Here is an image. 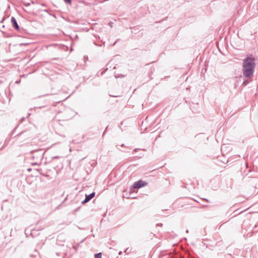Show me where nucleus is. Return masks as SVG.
<instances>
[{"instance_id": "f257e3e1", "label": "nucleus", "mask_w": 258, "mask_h": 258, "mask_svg": "<svg viewBox=\"0 0 258 258\" xmlns=\"http://www.w3.org/2000/svg\"><path fill=\"white\" fill-rule=\"evenodd\" d=\"M255 59L251 55L243 60L242 73L244 77L250 78L253 76L255 67Z\"/></svg>"}, {"instance_id": "f03ea898", "label": "nucleus", "mask_w": 258, "mask_h": 258, "mask_svg": "<svg viewBox=\"0 0 258 258\" xmlns=\"http://www.w3.org/2000/svg\"><path fill=\"white\" fill-rule=\"evenodd\" d=\"M32 227H27L25 229V233L27 236L30 235L32 237H35L39 235L40 231L42 229L39 228V227H35L31 228Z\"/></svg>"}, {"instance_id": "7ed1b4c3", "label": "nucleus", "mask_w": 258, "mask_h": 258, "mask_svg": "<svg viewBox=\"0 0 258 258\" xmlns=\"http://www.w3.org/2000/svg\"><path fill=\"white\" fill-rule=\"evenodd\" d=\"M44 153L42 149L33 151L31 152L32 158L34 160L41 161L43 158Z\"/></svg>"}, {"instance_id": "20e7f679", "label": "nucleus", "mask_w": 258, "mask_h": 258, "mask_svg": "<svg viewBox=\"0 0 258 258\" xmlns=\"http://www.w3.org/2000/svg\"><path fill=\"white\" fill-rule=\"evenodd\" d=\"M257 227H245L242 230V233L243 234V236L245 237H250L252 235L254 232V228Z\"/></svg>"}, {"instance_id": "39448f33", "label": "nucleus", "mask_w": 258, "mask_h": 258, "mask_svg": "<svg viewBox=\"0 0 258 258\" xmlns=\"http://www.w3.org/2000/svg\"><path fill=\"white\" fill-rule=\"evenodd\" d=\"M26 131H22L17 134L15 137H16V141L19 143H20L22 142L23 141H25L26 138L29 137V134H28L26 135Z\"/></svg>"}, {"instance_id": "423d86ee", "label": "nucleus", "mask_w": 258, "mask_h": 258, "mask_svg": "<svg viewBox=\"0 0 258 258\" xmlns=\"http://www.w3.org/2000/svg\"><path fill=\"white\" fill-rule=\"evenodd\" d=\"M148 184L147 182L142 180H140L137 182H135L133 184V187L134 188H140L141 187H142L144 186L147 185Z\"/></svg>"}, {"instance_id": "0eeeda50", "label": "nucleus", "mask_w": 258, "mask_h": 258, "mask_svg": "<svg viewBox=\"0 0 258 258\" xmlns=\"http://www.w3.org/2000/svg\"><path fill=\"white\" fill-rule=\"evenodd\" d=\"M95 192H93L88 195H86V197H85V199L82 202V204H84L88 202L89 201H90L92 199H93L95 197Z\"/></svg>"}, {"instance_id": "6e6552de", "label": "nucleus", "mask_w": 258, "mask_h": 258, "mask_svg": "<svg viewBox=\"0 0 258 258\" xmlns=\"http://www.w3.org/2000/svg\"><path fill=\"white\" fill-rule=\"evenodd\" d=\"M11 22L13 25V27L15 29V30L17 31H19L20 27L17 23L16 19L14 17H11Z\"/></svg>"}, {"instance_id": "1a4fd4ad", "label": "nucleus", "mask_w": 258, "mask_h": 258, "mask_svg": "<svg viewBox=\"0 0 258 258\" xmlns=\"http://www.w3.org/2000/svg\"><path fill=\"white\" fill-rule=\"evenodd\" d=\"M102 253L98 252L94 254V258H102Z\"/></svg>"}, {"instance_id": "9d476101", "label": "nucleus", "mask_w": 258, "mask_h": 258, "mask_svg": "<svg viewBox=\"0 0 258 258\" xmlns=\"http://www.w3.org/2000/svg\"><path fill=\"white\" fill-rule=\"evenodd\" d=\"M249 81L248 80H244L242 83V85L244 86H246L249 83Z\"/></svg>"}, {"instance_id": "9b49d317", "label": "nucleus", "mask_w": 258, "mask_h": 258, "mask_svg": "<svg viewBox=\"0 0 258 258\" xmlns=\"http://www.w3.org/2000/svg\"><path fill=\"white\" fill-rule=\"evenodd\" d=\"M63 1H64L65 3H67V4H70V5H71V4H72V1H71V0H63Z\"/></svg>"}, {"instance_id": "f8f14e48", "label": "nucleus", "mask_w": 258, "mask_h": 258, "mask_svg": "<svg viewBox=\"0 0 258 258\" xmlns=\"http://www.w3.org/2000/svg\"><path fill=\"white\" fill-rule=\"evenodd\" d=\"M39 164H40V163H38L37 162H36V161L31 163V165H32V166L36 165H39Z\"/></svg>"}, {"instance_id": "ddd939ff", "label": "nucleus", "mask_w": 258, "mask_h": 258, "mask_svg": "<svg viewBox=\"0 0 258 258\" xmlns=\"http://www.w3.org/2000/svg\"><path fill=\"white\" fill-rule=\"evenodd\" d=\"M18 125L17 126H16L14 129L13 130V132H12V134H13L14 133V132H15L16 130L17 129V128L18 127Z\"/></svg>"}, {"instance_id": "4468645a", "label": "nucleus", "mask_w": 258, "mask_h": 258, "mask_svg": "<svg viewBox=\"0 0 258 258\" xmlns=\"http://www.w3.org/2000/svg\"><path fill=\"white\" fill-rule=\"evenodd\" d=\"M52 159H58L59 158V156H54V157H52Z\"/></svg>"}, {"instance_id": "2eb2a0df", "label": "nucleus", "mask_w": 258, "mask_h": 258, "mask_svg": "<svg viewBox=\"0 0 258 258\" xmlns=\"http://www.w3.org/2000/svg\"><path fill=\"white\" fill-rule=\"evenodd\" d=\"M109 96H111V97H118L119 96V95H109Z\"/></svg>"}, {"instance_id": "dca6fc26", "label": "nucleus", "mask_w": 258, "mask_h": 258, "mask_svg": "<svg viewBox=\"0 0 258 258\" xmlns=\"http://www.w3.org/2000/svg\"><path fill=\"white\" fill-rule=\"evenodd\" d=\"M5 18H3L2 19V20L0 21V23H3V22H4V21L5 20Z\"/></svg>"}, {"instance_id": "f3484780", "label": "nucleus", "mask_w": 258, "mask_h": 258, "mask_svg": "<svg viewBox=\"0 0 258 258\" xmlns=\"http://www.w3.org/2000/svg\"><path fill=\"white\" fill-rule=\"evenodd\" d=\"M139 150V149L138 148H136V149L134 150V151H135V152H137V151H138V150Z\"/></svg>"}, {"instance_id": "a211bd4d", "label": "nucleus", "mask_w": 258, "mask_h": 258, "mask_svg": "<svg viewBox=\"0 0 258 258\" xmlns=\"http://www.w3.org/2000/svg\"><path fill=\"white\" fill-rule=\"evenodd\" d=\"M203 200L206 201L207 202H209V200L207 199H203Z\"/></svg>"}, {"instance_id": "6ab92c4d", "label": "nucleus", "mask_w": 258, "mask_h": 258, "mask_svg": "<svg viewBox=\"0 0 258 258\" xmlns=\"http://www.w3.org/2000/svg\"><path fill=\"white\" fill-rule=\"evenodd\" d=\"M122 253V251H120L119 252H118V254L119 255H121V254Z\"/></svg>"}, {"instance_id": "aec40b11", "label": "nucleus", "mask_w": 258, "mask_h": 258, "mask_svg": "<svg viewBox=\"0 0 258 258\" xmlns=\"http://www.w3.org/2000/svg\"><path fill=\"white\" fill-rule=\"evenodd\" d=\"M25 6H27V7H28V6H30V4H29V3L26 4L25 5Z\"/></svg>"}, {"instance_id": "412c9836", "label": "nucleus", "mask_w": 258, "mask_h": 258, "mask_svg": "<svg viewBox=\"0 0 258 258\" xmlns=\"http://www.w3.org/2000/svg\"><path fill=\"white\" fill-rule=\"evenodd\" d=\"M107 127L106 128V129H105V130L104 132H103V135H104L105 134V132H106V130H107Z\"/></svg>"}, {"instance_id": "4be33fe9", "label": "nucleus", "mask_w": 258, "mask_h": 258, "mask_svg": "<svg viewBox=\"0 0 258 258\" xmlns=\"http://www.w3.org/2000/svg\"><path fill=\"white\" fill-rule=\"evenodd\" d=\"M128 248H126L125 250H124V252H126L127 251V250H128Z\"/></svg>"}, {"instance_id": "5701e85b", "label": "nucleus", "mask_w": 258, "mask_h": 258, "mask_svg": "<svg viewBox=\"0 0 258 258\" xmlns=\"http://www.w3.org/2000/svg\"><path fill=\"white\" fill-rule=\"evenodd\" d=\"M156 226H162V224H161V225H160L159 224H157L156 225Z\"/></svg>"}, {"instance_id": "b1692460", "label": "nucleus", "mask_w": 258, "mask_h": 258, "mask_svg": "<svg viewBox=\"0 0 258 258\" xmlns=\"http://www.w3.org/2000/svg\"><path fill=\"white\" fill-rule=\"evenodd\" d=\"M24 119H25V118L23 117V118H22V120H21V121H22L23 120H24Z\"/></svg>"}, {"instance_id": "393cba45", "label": "nucleus", "mask_w": 258, "mask_h": 258, "mask_svg": "<svg viewBox=\"0 0 258 258\" xmlns=\"http://www.w3.org/2000/svg\"><path fill=\"white\" fill-rule=\"evenodd\" d=\"M80 229H83L82 228H81L80 227H78Z\"/></svg>"}, {"instance_id": "a878e982", "label": "nucleus", "mask_w": 258, "mask_h": 258, "mask_svg": "<svg viewBox=\"0 0 258 258\" xmlns=\"http://www.w3.org/2000/svg\"><path fill=\"white\" fill-rule=\"evenodd\" d=\"M121 146V147L124 146V144H122Z\"/></svg>"}, {"instance_id": "bb28decb", "label": "nucleus", "mask_w": 258, "mask_h": 258, "mask_svg": "<svg viewBox=\"0 0 258 258\" xmlns=\"http://www.w3.org/2000/svg\"><path fill=\"white\" fill-rule=\"evenodd\" d=\"M2 27L4 28L5 27V25H3Z\"/></svg>"}]
</instances>
